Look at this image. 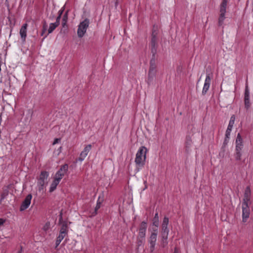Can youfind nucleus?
I'll return each instance as SVG.
<instances>
[{
	"instance_id": "nucleus-20",
	"label": "nucleus",
	"mask_w": 253,
	"mask_h": 253,
	"mask_svg": "<svg viewBox=\"0 0 253 253\" xmlns=\"http://www.w3.org/2000/svg\"><path fill=\"white\" fill-rule=\"evenodd\" d=\"M67 234H65L64 233H61L59 232V234L57 238L56 241V248L60 244L61 242L63 240V239L67 236Z\"/></svg>"
},
{
	"instance_id": "nucleus-19",
	"label": "nucleus",
	"mask_w": 253,
	"mask_h": 253,
	"mask_svg": "<svg viewBox=\"0 0 253 253\" xmlns=\"http://www.w3.org/2000/svg\"><path fill=\"white\" fill-rule=\"evenodd\" d=\"M27 26H28L27 24L25 23L22 26V27L21 28V29L20 30V34L21 38L23 39V41L25 40V39L27 36Z\"/></svg>"
},
{
	"instance_id": "nucleus-7",
	"label": "nucleus",
	"mask_w": 253,
	"mask_h": 253,
	"mask_svg": "<svg viewBox=\"0 0 253 253\" xmlns=\"http://www.w3.org/2000/svg\"><path fill=\"white\" fill-rule=\"evenodd\" d=\"M235 121V116L234 115H232L230 118L229 123L226 131L224 143H227L228 141V139L229 138L230 133L234 124Z\"/></svg>"
},
{
	"instance_id": "nucleus-10",
	"label": "nucleus",
	"mask_w": 253,
	"mask_h": 253,
	"mask_svg": "<svg viewBox=\"0 0 253 253\" xmlns=\"http://www.w3.org/2000/svg\"><path fill=\"white\" fill-rule=\"evenodd\" d=\"M250 214L249 204H242V220L243 222H246Z\"/></svg>"
},
{
	"instance_id": "nucleus-4",
	"label": "nucleus",
	"mask_w": 253,
	"mask_h": 253,
	"mask_svg": "<svg viewBox=\"0 0 253 253\" xmlns=\"http://www.w3.org/2000/svg\"><path fill=\"white\" fill-rule=\"evenodd\" d=\"M89 21L86 18L79 25L77 34L80 38H82L86 32V29L88 27Z\"/></svg>"
},
{
	"instance_id": "nucleus-29",
	"label": "nucleus",
	"mask_w": 253,
	"mask_h": 253,
	"mask_svg": "<svg viewBox=\"0 0 253 253\" xmlns=\"http://www.w3.org/2000/svg\"><path fill=\"white\" fill-rule=\"evenodd\" d=\"M50 228V223L47 222L43 226L42 229L44 231H47Z\"/></svg>"
},
{
	"instance_id": "nucleus-34",
	"label": "nucleus",
	"mask_w": 253,
	"mask_h": 253,
	"mask_svg": "<svg viewBox=\"0 0 253 253\" xmlns=\"http://www.w3.org/2000/svg\"><path fill=\"white\" fill-rule=\"evenodd\" d=\"M67 22L66 21H63L62 22V25L63 28H65L67 27Z\"/></svg>"
},
{
	"instance_id": "nucleus-13",
	"label": "nucleus",
	"mask_w": 253,
	"mask_h": 253,
	"mask_svg": "<svg viewBox=\"0 0 253 253\" xmlns=\"http://www.w3.org/2000/svg\"><path fill=\"white\" fill-rule=\"evenodd\" d=\"M156 73V65L155 61L154 59H152L150 61V66L149 70V78L153 79Z\"/></svg>"
},
{
	"instance_id": "nucleus-36",
	"label": "nucleus",
	"mask_w": 253,
	"mask_h": 253,
	"mask_svg": "<svg viewBox=\"0 0 253 253\" xmlns=\"http://www.w3.org/2000/svg\"><path fill=\"white\" fill-rule=\"evenodd\" d=\"M4 222V220L3 219H0V226L3 224V223Z\"/></svg>"
},
{
	"instance_id": "nucleus-21",
	"label": "nucleus",
	"mask_w": 253,
	"mask_h": 253,
	"mask_svg": "<svg viewBox=\"0 0 253 253\" xmlns=\"http://www.w3.org/2000/svg\"><path fill=\"white\" fill-rule=\"evenodd\" d=\"M60 181L54 178V180L50 185L49 192H53L56 188L57 185L59 184Z\"/></svg>"
},
{
	"instance_id": "nucleus-25",
	"label": "nucleus",
	"mask_w": 253,
	"mask_h": 253,
	"mask_svg": "<svg viewBox=\"0 0 253 253\" xmlns=\"http://www.w3.org/2000/svg\"><path fill=\"white\" fill-rule=\"evenodd\" d=\"M98 200H99V199ZM101 203V202L100 201H99V200H98V201L97 202L96 206L94 209V211H93V212L92 213V214L91 215V216H93L97 214L98 210L100 208Z\"/></svg>"
},
{
	"instance_id": "nucleus-33",
	"label": "nucleus",
	"mask_w": 253,
	"mask_h": 253,
	"mask_svg": "<svg viewBox=\"0 0 253 253\" xmlns=\"http://www.w3.org/2000/svg\"><path fill=\"white\" fill-rule=\"evenodd\" d=\"M60 141V138H56L54 139V140L53 142V145H55V144L59 143Z\"/></svg>"
},
{
	"instance_id": "nucleus-11",
	"label": "nucleus",
	"mask_w": 253,
	"mask_h": 253,
	"mask_svg": "<svg viewBox=\"0 0 253 253\" xmlns=\"http://www.w3.org/2000/svg\"><path fill=\"white\" fill-rule=\"evenodd\" d=\"M62 11L60 10L59 11V15L56 18V21L54 23L50 24L48 30V33L46 35L44 36V38L46 37L48 34L51 33L53 30L59 25L60 23V20L61 18V15L62 13Z\"/></svg>"
},
{
	"instance_id": "nucleus-2",
	"label": "nucleus",
	"mask_w": 253,
	"mask_h": 253,
	"mask_svg": "<svg viewBox=\"0 0 253 253\" xmlns=\"http://www.w3.org/2000/svg\"><path fill=\"white\" fill-rule=\"evenodd\" d=\"M169 224V218L167 217L164 218L163 223L162 224V231L161 236L162 238V242L163 245L167 244V240L168 239L169 230L168 228V225Z\"/></svg>"
},
{
	"instance_id": "nucleus-18",
	"label": "nucleus",
	"mask_w": 253,
	"mask_h": 253,
	"mask_svg": "<svg viewBox=\"0 0 253 253\" xmlns=\"http://www.w3.org/2000/svg\"><path fill=\"white\" fill-rule=\"evenodd\" d=\"M250 189L249 187H247L245 190L244 196L243 199V202L242 204H250Z\"/></svg>"
},
{
	"instance_id": "nucleus-39",
	"label": "nucleus",
	"mask_w": 253,
	"mask_h": 253,
	"mask_svg": "<svg viewBox=\"0 0 253 253\" xmlns=\"http://www.w3.org/2000/svg\"><path fill=\"white\" fill-rule=\"evenodd\" d=\"M22 251V247L21 246L20 250L19 251H18V253H21Z\"/></svg>"
},
{
	"instance_id": "nucleus-14",
	"label": "nucleus",
	"mask_w": 253,
	"mask_h": 253,
	"mask_svg": "<svg viewBox=\"0 0 253 253\" xmlns=\"http://www.w3.org/2000/svg\"><path fill=\"white\" fill-rule=\"evenodd\" d=\"M32 197V196L31 194H29L26 196L20 207V210L21 211H24L28 208L31 203Z\"/></svg>"
},
{
	"instance_id": "nucleus-5",
	"label": "nucleus",
	"mask_w": 253,
	"mask_h": 253,
	"mask_svg": "<svg viewBox=\"0 0 253 253\" xmlns=\"http://www.w3.org/2000/svg\"><path fill=\"white\" fill-rule=\"evenodd\" d=\"M228 0H222L220 4V15L218 19V25L221 26L225 19V13L226 12V9L227 4Z\"/></svg>"
},
{
	"instance_id": "nucleus-35",
	"label": "nucleus",
	"mask_w": 253,
	"mask_h": 253,
	"mask_svg": "<svg viewBox=\"0 0 253 253\" xmlns=\"http://www.w3.org/2000/svg\"><path fill=\"white\" fill-rule=\"evenodd\" d=\"M62 147H60L59 149L57 150V155H59L61 152Z\"/></svg>"
},
{
	"instance_id": "nucleus-8",
	"label": "nucleus",
	"mask_w": 253,
	"mask_h": 253,
	"mask_svg": "<svg viewBox=\"0 0 253 253\" xmlns=\"http://www.w3.org/2000/svg\"><path fill=\"white\" fill-rule=\"evenodd\" d=\"M147 227V223L145 221H142L139 228V232L137 238L145 239Z\"/></svg>"
},
{
	"instance_id": "nucleus-28",
	"label": "nucleus",
	"mask_w": 253,
	"mask_h": 253,
	"mask_svg": "<svg viewBox=\"0 0 253 253\" xmlns=\"http://www.w3.org/2000/svg\"><path fill=\"white\" fill-rule=\"evenodd\" d=\"M47 24H46L45 21H43V26H42V34H41V36H44V34L46 32V31L47 30Z\"/></svg>"
},
{
	"instance_id": "nucleus-9",
	"label": "nucleus",
	"mask_w": 253,
	"mask_h": 253,
	"mask_svg": "<svg viewBox=\"0 0 253 253\" xmlns=\"http://www.w3.org/2000/svg\"><path fill=\"white\" fill-rule=\"evenodd\" d=\"M68 169V166L67 164L62 166L59 170L56 173L55 178L60 181Z\"/></svg>"
},
{
	"instance_id": "nucleus-26",
	"label": "nucleus",
	"mask_w": 253,
	"mask_h": 253,
	"mask_svg": "<svg viewBox=\"0 0 253 253\" xmlns=\"http://www.w3.org/2000/svg\"><path fill=\"white\" fill-rule=\"evenodd\" d=\"M236 145H242V139L241 136L239 133L238 134L236 140Z\"/></svg>"
},
{
	"instance_id": "nucleus-3",
	"label": "nucleus",
	"mask_w": 253,
	"mask_h": 253,
	"mask_svg": "<svg viewBox=\"0 0 253 253\" xmlns=\"http://www.w3.org/2000/svg\"><path fill=\"white\" fill-rule=\"evenodd\" d=\"M152 230L153 232H152L148 239V243L150 245V251L151 252H153L154 251L158 233V229H157V228H153Z\"/></svg>"
},
{
	"instance_id": "nucleus-16",
	"label": "nucleus",
	"mask_w": 253,
	"mask_h": 253,
	"mask_svg": "<svg viewBox=\"0 0 253 253\" xmlns=\"http://www.w3.org/2000/svg\"><path fill=\"white\" fill-rule=\"evenodd\" d=\"M92 147L91 144L86 145L84 150L81 153L79 160L80 161H83L87 155L88 152L90 151Z\"/></svg>"
},
{
	"instance_id": "nucleus-17",
	"label": "nucleus",
	"mask_w": 253,
	"mask_h": 253,
	"mask_svg": "<svg viewBox=\"0 0 253 253\" xmlns=\"http://www.w3.org/2000/svg\"><path fill=\"white\" fill-rule=\"evenodd\" d=\"M211 81V79L210 77V74H207L206 78L205 81V84L202 90V93L203 94H205L207 93V91L209 90L210 86Z\"/></svg>"
},
{
	"instance_id": "nucleus-15",
	"label": "nucleus",
	"mask_w": 253,
	"mask_h": 253,
	"mask_svg": "<svg viewBox=\"0 0 253 253\" xmlns=\"http://www.w3.org/2000/svg\"><path fill=\"white\" fill-rule=\"evenodd\" d=\"M249 98H250L249 90L248 89V86L246 85L245 90V96H244L245 107L246 109H248L251 106Z\"/></svg>"
},
{
	"instance_id": "nucleus-22",
	"label": "nucleus",
	"mask_w": 253,
	"mask_h": 253,
	"mask_svg": "<svg viewBox=\"0 0 253 253\" xmlns=\"http://www.w3.org/2000/svg\"><path fill=\"white\" fill-rule=\"evenodd\" d=\"M60 233L67 234L68 233V226L67 224L65 222L62 223L61 227L60 230Z\"/></svg>"
},
{
	"instance_id": "nucleus-31",
	"label": "nucleus",
	"mask_w": 253,
	"mask_h": 253,
	"mask_svg": "<svg viewBox=\"0 0 253 253\" xmlns=\"http://www.w3.org/2000/svg\"><path fill=\"white\" fill-rule=\"evenodd\" d=\"M242 145H236V152H241V151L242 150Z\"/></svg>"
},
{
	"instance_id": "nucleus-41",
	"label": "nucleus",
	"mask_w": 253,
	"mask_h": 253,
	"mask_svg": "<svg viewBox=\"0 0 253 253\" xmlns=\"http://www.w3.org/2000/svg\"><path fill=\"white\" fill-rule=\"evenodd\" d=\"M118 0H116V2H115L116 6L117 5V4H118Z\"/></svg>"
},
{
	"instance_id": "nucleus-40",
	"label": "nucleus",
	"mask_w": 253,
	"mask_h": 253,
	"mask_svg": "<svg viewBox=\"0 0 253 253\" xmlns=\"http://www.w3.org/2000/svg\"><path fill=\"white\" fill-rule=\"evenodd\" d=\"M173 253H178V251L177 250V249H175L174 252Z\"/></svg>"
},
{
	"instance_id": "nucleus-27",
	"label": "nucleus",
	"mask_w": 253,
	"mask_h": 253,
	"mask_svg": "<svg viewBox=\"0 0 253 253\" xmlns=\"http://www.w3.org/2000/svg\"><path fill=\"white\" fill-rule=\"evenodd\" d=\"M47 24H46L45 21H43V26H42V34H41V36H44V34L46 32V31L47 30Z\"/></svg>"
},
{
	"instance_id": "nucleus-12",
	"label": "nucleus",
	"mask_w": 253,
	"mask_h": 253,
	"mask_svg": "<svg viewBox=\"0 0 253 253\" xmlns=\"http://www.w3.org/2000/svg\"><path fill=\"white\" fill-rule=\"evenodd\" d=\"M150 44L151 47V52L153 53V56H154L155 54L156 53L157 44V33H155V32H153L152 33Z\"/></svg>"
},
{
	"instance_id": "nucleus-24",
	"label": "nucleus",
	"mask_w": 253,
	"mask_h": 253,
	"mask_svg": "<svg viewBox=\"0 0 253 253\" xmlns=\"http://www.w3.org/2000/svg\"><path fill=\"white\" fill-rule=\"evenodd\" d=\"M145 239H142L137 238L136 242V247H137V248H136V250H138L141 247H142L144 245V243H145Z\"/></svg>"
},
{
	"instance_id": "nucleus-32",
	"label": "nucleus",
	"mask_w": 253,
	"mask_h": 253,
	"mask_svg": "<svg viewBox=\"0 0 253 253\" xmlns=\"http://www.w3.org/2000/svg\"><path fill=\"white\" fill-rule=\"evenodd\" d=\"M67 19H68L67 12H66L63 17L62 21L67 22Z\"/></svg>"
},
{
	"instance_id": "nucleus-1",
	"label": "nucleus",
	"mask_w": 253,
	"mask_h": 253,
	"mask_svg": "<svg viewBox=\"0 0 253 253\" xmlns=\"http://www.w3.org/2000/svg\"><path fill=\"white\" fill-rule=\"evenodd\" d=\"M147 151L146 148L144 146L140 147L138 150L136 154L135 162L139 167H143L144 165Z\"/></svg>"
},
{
	"instance_id": "nucleus-30",
	"label": "nucleus",
	"mask_w": 253,
	"mask_h": 253,
	"mask_svg": "<svg viewBox=\"0 0 253 253\" xmlns=\"http://www.w3.org/2000/svg\"><path fill=\"white\" fill-rule=\"evenodd\" d=\"M241 152H236L235 154V158L237 160H240L241 157Z\"/></svg>"
},
{
	"instance_id": "nucleus-23",
	"label": "nucleus",
	"mask_w": 253,
	"mask_h": 253,
	"mask_svg": "<svg viewBox=\"0 0 253 253\" xmlns=\"http://www.w3.org/2000/svg\"><path fill=\"white\" fill-rule=\"evenodd\" d=\"M153 224L155 226L154 228H157V229H158V227L159 225V216L158 212H156L155 214L153 220Z\"/></svg>"
},
{
	"instance_id": "nucleus-6",
	"label": "nucleus",
	"mask_w": 253,
	"mask_h": 253,
	"mask_svg": "<svg viewBox=\"0 0 253 253\" xmlns=\"http://www.w3.org/2000/svg\"><path fill=\"white\" fill-rule=\"evenodd\" d=\"M49 176L48 172L45 171H42L38 179V185L40 186L39 190L43 189V187L47 184V179Z\"/></svg>"
},
{
	"instance_id": "nucleus-37",
	"label": "nucleus",
	"mask_w": 253,
	"mask_h": 253,
	"mask_svg": "<svg viewBox=\"0 0 253 253\" xmlns=\"http://www.w3.org/2000/svg\"><path fill=\"white\" fill-rule=\"evenodd\" d=\"M6 194H5L4 193L2 194L1 195V200H2V199H4V198H5V195H6Z\"/></svg>"
},
{
	"instance_id": "nucleus-38",
	"label": "nucleus",
	"mask_w": 253,
	"mask_h": 253,
	"mask_svg": "<svg viewBox=\"0 0 253 253\" xmlns=\"http://www.w3.org/2000/svg\"><path fill=\"white\" fill-rule=\"evenodd\" d=\"M190 141H191L190 140H187V141L186 142L187 145H190Z\"/></svg>"
}]
</instances>
